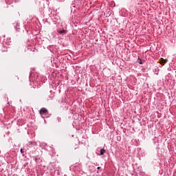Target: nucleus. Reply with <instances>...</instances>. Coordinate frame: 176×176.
Masks as SVG:
<instances>
[{"instance_id":"f257e3e1","label":"nucleus","mask_w":176,"mask_h":176,"mask_svg":"<svg viewBox=\"0 0 176 176\" xmlns=\"http://www.w3.org/2000/svg\"><path fill=\"white\" fill-rule=\"evenodd\" d=\"M47 112V109H46L45 108H42L40 110L41 115H43V113H46Z\"/></svg>"},{"instance_id":"f03ea898","label":"nucleus","mask_w":176,"mask_h":176,"mask_svg":"<svg viewBox=\"0 0 176 176\" xmlns=\"http://www.w3.org/2000/svg\"><path fill=\"white\" fill-rule=\"evenodd\" d=\"M166 63H167V60L166 59L161 58V60H160V64H162L163 65H164Z\"/></svg>"},{"instance_id":"7ed1b4c3","label":"nucleus","mask_w":176,"mask_h":176,"mask_svg":"<svg viewBox=\"0 0 176 176\" xmlns=\"http://www.w3.org/2000/svg\"><path fill=\"white\" fill-rule=\"evenodd\" d=\"M59 34H67V30L63 29V30L59 31Z\"/></svg>"},{"instance_id":"20e7f679","label":"nucleus","mask_w":176,"mask_h":176,"mask_svg":"<svg viewBox=\"0 0 176 176\" xmlns=\"http://www.w3.org/2000/svg\"><path fill=\"white\" fill-rule=\"evenodd\" d=\"M105 152H106L105 149L102 148V149L100 150V155H104V153H105Z\"/></svg>"},{"instance_id":"39448f33","label":"nucleus","mask_w":176,"mask_h":176,"mask_svg":"<svg viewBox=\"0 0 176 176\" xmlns=\"http://www.w3.org/2000/svg\"><path fill=\"white\" fill-rule=\"evenodd\" d=\"M21 153H24V151H23V148H21Z\"/></svg>"},{"instance_id":"423d86ee","label":"nucleus","mask_w":176,"mask_h":176,"mask_svg":"<svg viewBox=\"0 0 176 176\" xmlns=\"http://www.w3.org/2000/svg\"><path fill=\"white\" fill-rule=\"evenodd\" d=\"M139 64L142 65V61L140 60V61L139 62Z\"/></svg>"},{"instance_id":"0eeeda50","label":"nucleus","mask_w":176,"mask_h":176,"mask_svg":"<svg viewBox=\"0 0 176 176\" xmlns=\"http://www.w3.org/2000/svg\"><path fill=\"white\" fill-rule=\"evenodd\" d=\"M78 147H76L74 149H76Z\"/></svg>"},{"instance_id":"6e6552de","label":"nucleus","mask_w":176,"mask_h":176,"mask_svg":"<svg viewBox=\"0 0 176 176\" xmlns=\"http://www.w3.org/2000/svg\"><path fill=\"white\" fill-rule=\"evenodd\" d=\"M98 169H100V167H98Z\"/></svg>"}]
</instances>
